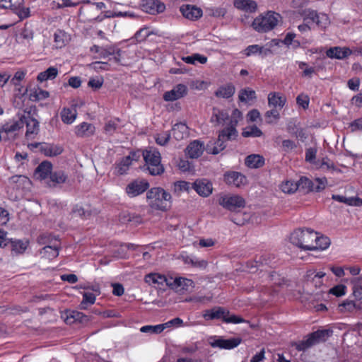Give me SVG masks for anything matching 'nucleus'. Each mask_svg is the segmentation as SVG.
<instances>
[{
    "label": "nucleus",
    "instance_id": "obj_18",
    "mask_svg": "<svg viewBox=\"0 0 362 362\" xmlns=\"http://www.w3.org/2000/svg\"><path fill=\"white\" fill-rule=\"evenodd\" d=\"M192 188L194 189L197 193L203 197H207L213 190L212 184L206 179H199L192 183Z\"/></svg>",
    "mask_w": 362,
    "mask_h": 362
},
{
    "label": "nucleus",
    "instance_id": "obj_4",
    "mask_svg": "<svg viewBox=\"0 0 362 362\" xmlns=\"http://www.w3.org/2000/svg\"><path fill=\"white\" fill-rule=\"evenodd\" d=\"M316 233L317 232L310 228H298L291 234L290 241L292 244L304 250H310L308 247L313 245Z\"/></svg>",
    "mask_w": 362,
    "mask_h": 362
},
{
    "label": "nucleus",
    "instance_id": "obj_11",
    "mask_svg": "<svg viewBox=\"0 0 362 362\" xmlns=\"http://www.w3.org/2000/svg\"><path fill=\"white\" fill-rule=\"evenodd\" d=\"M218 204L224 209L233 211L243 208L245 205V201L239 195L225 194L221 196Z\"/></svg>",
    "mask_w": 362,
    "mask_h": 362
},
{
    "label": "nucleus",
    "instance_id": "obj_21",
    "mask_svg": "<svg viewBox=\"0 0 362 362\" xmlns=\"http://www.w3.org/2000/svg\"><path fill=\"white\" fill-rule=\"evenodd\" d=\"M193 281L186 278L178 277L173 279H170V282H167V286L175 289L177 291L188 290L189 287L192 286Z\"/></svg>",
    "mask_w": 362,
    "mask_h": 362
},
{
    "label": "nucleus",
    "instance_id": "obj_12",
    "mask_svg": "<svg viewBox=\"0 0 362 362\" xmlns=\"http://www.w3.org/2000/svg\"><path fill=\"white\" fill-rule=\"evenodd\" d=\"M47 238V235L43 234L40 235L38 239V242L40 244H47L41 250L40 255L42 257L47 258L48 259H52L59 255V244L57 240H55L54 243L51 244V241L49 240H45Z\"/></svg>",
    "mask_w": 362,
    "mask_h": 362
},
{
    "label": "nucleus",
    "instance_id": "obj_34",
    "mask_svg": "<svg viewBox=\"0 0 362 362\" xmlns=\"http://www.w3.org/2000/svg\"><path fill=\"white\" fill-rule=\"evenodd\" d=\"M172 132L173 137L180 141L188 136V127L184 123H177L173 126Z\"/></svg>",
    "mask_w": 362,
    "mask_h": 362
},
{
    "label": "nucleus",
    "instance_id": "obj_32",
    "mask_svg": "<svg viewBox=\"0 0 362 362\" xmlns=\"http://www.w3.org/2000/svg\"><path fill=\"white\" fill-rule=\"evenodd\" d=\"M145 281L148 284H158L163 285L167 282H170V279H168L165 275L158 273H150L145 276Z\"/></svg>",
    "mask_w": 362,
    "mask_h": 362
},
{
    "label": "nucleus",
    "instance_id": "obj_13",
    "mask_svg": "<svg viewBox=\"0 0 362 362\" xmlns=\"http://www.w3.org/2000/svg\"><path fill=\"white\" fill-rule=\"evenodd\" d=\"M21 117L23 126H26L25 136L27 139H33L39 132V122L31 117L30 112H23L21 113Z\"/></svg>",
    "mask_w": 362,
    "mask_h": 362
},
{
    "label": "nucleus",
    "instance_id": "obj_41",
    "mask_svg": "<svg viewBox=\"0 0 362 362\" xmlns=\"http://www.w3.org/2000/svg\"><path fill=\"white\" fill-rule=\"evenodd\" d=\"M182 60L189 64H196L197 63L204 64L207 62V57L199 53H195L190 56L182 57Z\"/></svg>",
    "mask_w": 362,
    "mask_h": 362
},
{
    "label": "nucleus",
    "instance_id": "obj_44",
    "mask_svg": "<svg viewBox=\"0 0 362 362\" xmlns=\"http://www.w3.org/2000/svg\"><path fill=\"white\" fill-rule=\"evenodd\" d=\"M332 199L334 201L344 203L349 206H359L361 202L359 198L346 197L339 194H332Z\"/></svg>",
    "mask_w": 362,
    "mask_h": 362
},
{
    "label": "nucleus",
    "instance_id": "obj_39",
    "mask_svg": "<svg viewBox=\"0 0 362 362\" xmlns=\"http://www.w3.org/2000/svg\"><path fill=\"white\" fill-rule=\"evenodd\" d=\"M90 51L92 53L98 54V58L105 59L115 54V47L104 48L94 45L90 48Z\"/></svg>",
    "mask_w": 362,
    "mask_h": 362
},
{
    "label": "nucleus",
    "instance_id": "obj_19",
    "mask_svg": "<svg viewBox=\"0 0 362 362\" xmlns=\"http://www.w3.org/2000/svg\"><path fill=\"white\" fill-rule=\"evenodd\" d=\"M182 16L191 21H196L202 16V10L195 6L184 5L180 8Z\"/></svg>",
    "mask_w": 362,
    "mask_h": 362
},
{
    "label": "nucleus",
    "instance_id": "obj_61",
    "mask_svg": "<svg viewBox=\"0 0 362 362\" xmlns=\"http://www.w3.org/2000/svg\"><path fill=\"white\" fill-rule=\"evenodd\" d=\"M327 185V180L326 177H317L315 180V187L314 191L319 192L323 190Z\"/></svg>",
    "mask_w": 362,
    "mask_h": 362
},
{
    "label": "nucleus",
    "instance_id": "obj_8",
    "mask_svg": "<svg viewBox=\"0 0 362 362\" xmlns=\"http://www.w3.org/2000/svg\"><path fill=\"white\" fill-rule=\"evenodd\" d=\"M23 127V123L18 112L14 117L6 121L0 127V135L3 140L13 139L18 131Z\"/></svg>",
    "mask_w": 362,
    "mask_h": 362
},
{
    "label": "nucleus",
    "instance_id": "obj_59",
    "mask_svg": "<svg viewBox=\"0 0 362 362\" xmlns=\"http://www.w3.org/2000/svg\"><path fill=\"white\" fill-rule=\"evenodd\" d=\"M118 126V121L110 120L105 123L104 130L108 135H112L116 131Z\"/></svg>",
    "mask_w": 362,
    "mask_h": 362
},
{
    "label": "nucleus",
    "instance_id": "obj_48",
    "mask_svg": "<svg viewBox=\"0 0 362 362\" xmlns=\"http://www.w3.org/2000/svg\"><path fill=\"white\" fill-rule=\"evenodd\" d=\"M299 188V185L292 180H287L282 183L281 189L283 192L287 194H293Z\"/></svg>",
    "mask_w": 362,
    "mask_h": 362
},
{
    "label": "nucleus",
    "instance_id": "obj_62",
    "mask_svg": "<svg viewBox=\"0 0 362 362\" xmlns=\"http://www.w3.org/2000/svg\"><path fill=\"white\" fill-rule=\"evenodd\" d=\"M150 35V32L148 29L146 28H143L139 29L134 35L135 39L138 42H141L145 40Z\"/></svg>",
    "mask_w": 362,
    "mask_h": 362
},
{
    "label": "nucleus",
    "instance_id": "obj_9",
    "mask_svg": "<svg viewBox=\"0 0 362 362\" xmlns=\"http://www.w3.org/2000/svg\"><path fill=\"white\" fill-rule=\"evenodd\" d=\"M238 136V132L233 126L230 128H223L221 129L218 136V139L214 142L212 149L209 148L208 145L207 151L209 153L216 155L226 148L225 141L228 140H233Z\"/></svg>",
    "mask_w": 362,
    "mask_h": 362
},
{
    "label": "nucleus",
    "instance_id": "obj_20",
    "mask_svg": "<svg viewBox=\"0 0 362 362\" xmlns=\"http://www.w3.org/2000/svg\"><path fill=\"white\" fill-rule=\"evenodd\" d=\"M268 106L272 108L279 110L282 109L286 103V98L279 92H271L269 93L268 97Z\"/></svg>",
    "mask_w": 362,
    "mask_h": 362
},
{
    "label": "nucleus",
    "instance_id": "obj_63",
    "mask_svg": "<svg viewBox=\"0 0 362 362\" xmlns=\"http://www.w3.org/2000/svg\"><path fill=\"white\" fill-rule=\"evenodd\" d=\"M72 211L74 214H76V215L83 218H86L90 215L89 211L85 209L82 206L78 204L74 206V207L72 209Z\"/></svg>",
    "mask_w": 362,
    "mask_h": 362
},
{
    "label": "nucleus",
    "instance_id": "obj_56",
    "mask_svg": "<svg viewBox=\"0 0 362 362\" xmlns=\"http://www.w3.org/2000/svg\"><path fill=\"white\" fill-rule=\"evenodd\" d=\"M192 188V184L186 181H177L174 183V191L180 192L186 191L188 192Z\"/></svg>",
    "mask_w": 362,
    "mask_h": 362
},
{
    "label": "nucleus",
    "instance_id": "obj_14",
    "mask_svg": "<svg viewBox=\"0 0 362 362\" xmlns=\"http://www.w3.org/2000/svg\"><path fill=\"white\" fill-rule=\"evenodd\" d=\"M149 187V183L144 179H136L130 182L125 188L127 194L132 198L143 194Z\"/></svg>",
    "mask_w": 362,
    "mask_h": 362
},
{
    "label": "nucleus",
    "instance_id": "obj_52",
    "mask_svg": "<svg viewBox=\"0 0 362 362\" xmlns=\"http://www.w3.org/2000/svg\"><path fill=\"white\" fill-rule=\"evenodd\" d=\"M132 165L130 157H124L117 165V170L119 174L124 175L129 170V166Z\"/></svg>",
    "mask_w": 362,
    "mask_h": 362
},
{
    "label": "nucleus",
    "instance_id": "obj_33",
    "mask_svg": "<svg viewBox=\"0 0 362 362\" xmlns=\"http://www.w3.org/2000/svg\"><path fill=\"white\" fill-rule=\"evenodd\" d=\"M269 52V49H264V47L260 46L259 45H249L244 50L242 51V53L245 54L246 57H250L256 54H263L266 56Z\"/></svg>",
    "mask_w": 362,
    "mask_h": 362
},
{
    "label": "nucleus",
    "instance_id": "obj_23",
    "mask_svg": "<svg viewBox=\"0 0 362 362\" xmlns=\"http://www.w3.org/2000/svg\"><path fill=\"white\" fill-rule=\"evenodd\" d=\"M204 150V143L194 140L187 146L186 154L190 158H197L202 155Z\"/></svg>",
    "mask_w": 362,
    "mask_h": 362
},
{
    "label": "nucleus",
    "instance_id": "obj_42",
    "mask_svg": "<svg viewBox=\"0 0 362 362\" xmlns=\"http://www.w3.org/2000/svg\"><path fill=\"white\" fill-rule=\"evenodd\" d=\"M11 7L13 13L16 14L21 21L29 18L30 16V8L25 7L23 4H15Z\"/></svg>",
    "mask_w": 362,
    "mask_h": 362
},
{
    "label": "nucleus",
    "instance_id": "obj_3",
    "mask_svg": "<svg viewBox=\"0 0 362 362\" xmlns=\"http://www.w3.org/2000/svg\"><path fill=\"white\" fill-rule=\"evenodd\" d=\"M237 113L240 114V112L235 109L233 111L232 115L230 116L226 110L214 107L210 122L214 127L226 126L224 128H230V126H233L236 129L238 124Z\"/></svg>",
    "mask_w": 362,
    "mask_h": 362
},
{
    "label": "nucleus",
    "instance_id": "obj_1",
    "mask_svg": "<svg viewBox=\"0 0 362 362\" xmlns=\"http://www.w3.org/2000/svg\"><path fill=\"white\" fill-rule=\"evenodd\" d=\"M146 197L149 205L156 209L166 211L172 202L171 194L162 187H153L148 191Z\"/></svg>",
    "mask_w": 362,
    "mask_h": 362
},
{
    "label": "nucleus",
    "instance_id": "obj_35",
    "mask_svg": "<svg viewBox=\"0 0 362 362\" xmlns=\"http://www.w3.org/2000/svg\"><path fill=\"white\" fill-rule=\"evenodd\" d=\"M264 164V158L258 154H251L245 158V165L250 168H258Z\"/></svg>",
    "mask_w": 362,
    "mask_h": 362
},
{
    "label": "nucleus",
    "instance_id": "obj_49",
    "mask_svg": "<svg viewBox=\"0 0 362 362\" xmlns=\"http://www.w3.org/2000/svg\"><path fill=\"white\" fill-rule=\"evenodd\" d=\"M95 296L93 293L85 292L83 294V300L80 303L81 309H86L88 305H93L95 301Z\"/></svg>",
    "mask_w": 362,
    "mask_h": 362
},
{
    "label": "nucleus",
    "instance_id": "obj_57",
    "mask_svg": "<svg viewBox=\"0 0 362 362\" xmlns=\"http://www.w3.org/2000/svg\"><path fill=\"white\" fill-rule=\"evenodd\" d=\"M25 72L23 71H18L15 73L14 76L10 78V83L16 87L21 86V81L25 78Z\"/></svg>",
    "mask_w": 362,
    "mask_h": 362
},
{
    "label": "nucleus",
    "instance_id": "obj_46",
    "mask_svg": "<svg viewBox=\"0 0 362 362\" xmlns=\"http://www.w3.org/2000/svg\"><path fill=\"white\" fill-rule=\"evenodd\" d=\"M119 220L122 223L131 222L135 224L141 223L142 221V218L140 216L128 212L122 213L119 216Z\"/></svg>",
    "mask_w": 362,
    "mask_h": 362
},
{
    "label": "nucleus",
    "instance_id": "obj_17",
    "mask_svg": "<svg viewBox=\"0 0 362 362\" xmlns=\"http://www.w3.org/2000/svg\"><path fill=\"white\" fill-rule=\"evenodd\" d=\"M140 6L143 11L153 15L165 9V4L158 0H142Z\"/></svg>",
    "mask_w": 362,
    "mask_h": 362
},
{
    "label": "nucleus",
    "instance_id": "obj_50",
    "mask_svg": "<svg viewBox=\"0 0 362 362\" xmlns=\"http://www.w3.org/2000/svg\"><path fill=\"white\" fill-rule=\"evenodd\" d=\"M164 330V325L159 324L156 325H145L140 328V331L143 333L160 334Z\"/></svg>",
    "mask_w": 362,
    "mask_h": 362
},
{
    "label": "nucleus",
    "instance_id": "obj_6",
    "mask_svg": "<svg viewBox=\"0 0 362 362\" xmlns=\"http://www.w3.org/2000/svg\"><path fill=\"white\" fill-rule=\"evenodd\" d=\"M280 15L274 11L260 15L252 22L253 28L259 33H267L273 30L277 25Z\"/></svg>",
    "mask_w": 362,
    "mask_h": 362
},
{
    "label": "nucleus",
    "instance_id": "obj_54",
    "mask_svg": "<svg viewBox=\"0 0 362 362\" xmlns=\"http://www.w3.org/2000/svg\"><path fill=\"white\" fill-rule=\"evenodd\" d=\"M49 93L48 91L42 90L40 88L36 89L30 93L31 99L37 101L46 99L49 97Z\"/></svg>",
    "mask_w": 362,
    "mask_h": 362
},
{
    "label": "nucleus",
    "instance_id": "obj_40",
    "mask_svg": "<svg viewBox=\"0 0 362 362\" xmlns=\"http://www.w3.org/2000/svg\"><path fill=\"white\" fill-rule=\"evenodd\" d=\"M54 39L57 47L62 48L69 42V35L64 30H57L54 34Z\"/></svg>",
    "mask_w": 362,
    "mask_h": 362
},
{
    "label": "nucleus",
    "instance_id": "obj_22",
    "mask_svg": "<svg viewBox=\"0 0 362 362\" xmlns=\"http://www.w3.org/2000/svg\"><path fill=\"white\" fill-rule=\"evenodd\" d=\"M351 53V50L348 47H333L326 51V56L330 59H344Z\"/></svg>",
    "mask_w": 362,
    "mask_h": 362
},
{
    "label": "nucleus",
    "instance_id": "obj_60",
    "mask_svg": "<svg viewBox=\"0 0 362 362\" xmlns=\"http://www.w3.org/2000/svg\"><path fill=\"white\" fill-rule=\"evenodd\" d=\"M346 290V286H344L343 284H339V285H337V286H334L333 288H332L329 290V293H331L337 297H340V296L345 295Z\"/></svg>",
    "mask_w": 362,
    "mask_h": 362
},
{
    "label": "nucleus",
    "instance_id": "obj_37",
    "mask_svg": "<svg viewBox=\"0 0 362 362\" xmlns=\"http://www.w3.org/2000/svg\"><path fill=\"white\" fill-rule=\"evenodd\" d=\"M235 90V86L232 83H228L218 88L215 95L218 98L228 99L234 95Z\"/></svg>",
    "mask_w": 362,
    "mask_h": 362
},
{
    "label": "nucleus",
    "instance_id": "obj_58",
    "mask_svg": "<svg viewBox=\"0 0 362 362\" xmlns=\"http://www.w3.org/2000/svg\"><path fill=\"white\" fill-rule=\"evenodd\" d=\"M296 103L304 110H306L309 107L310 98L308 95L301 93L297 96Z\"/></svg>",
    "mask_w": 362,
    "mask_h": 362
},
{
    "label": "nucleus",
    "instance_id": "obj_51",
    "mask_svg": "<svg viewBox=\"0 0 362 362\" xmlns=\"http://www.w3.org/2000/svg\"><path fill=\"white\" fill-rule=\"evenodd\" d=\"M244 137H259L262 135V130L254 125L252 127H247L242 133Z\"/></svg>",
    "mask_w": 362,
    "mask_h": 362
},
{
    "label": "nucleus",
    "instance_id": "obj_53",
    "mask_svg": "<svg viewBox=\"0 0 362 362\" xmlns=\"http://www.w3.org/2000/svg\"><path fill=\"white\" fill-rule=\"evenodd\" d=\"M351 282L354 284L353 294L354 297L358 300H361L362 298V286L359 285L361 282L360 278H354L351 280Z\"/></svg>",
    "mask_w": 362,
    "mask_h": 362
},
{
    "label": "nucleus",
    "instance_id": "obj_43",
    "mask_svg": "<svg viewBox=\"0 0 362 362\" xmlns=\"http://www.w3.org/2000/svg\"><path fill=\"white\" fill-rule=\"evenodd\" d=\"M313 346H314V343L309 334L306 337V339L292 343V346L295 347L298 351H305Z\"/></svg>",
    "mask_w": 362,
    "mask_h": 362
},
{
    "label": "nucleus",
    "instance_id": "obj_27",
    "mask_svg": "<svg viewBox=\"0 0 362 362\" xmlns=\"http://www.w3.org/2000/svg\"><path fill=\"white\" fill-rule=\"evenodd\" d=\"M65 315L64 321L68 325H71L76 321L83 322L88 320L86 315L77 310H67Z\"/></svg>",
    "mask_w": 362,
    "mask_h": 362
},
{
    "label": "nucleus",
    "instance_id": "obj_55",
    "mask_svg": "<svg viewBox=\"0 0 362 362\" xmlns=\"http://www.w3.org/2000/svg\"><path fill=\"white\" fill-rule=\"evenodd\" d=\"M297 183L299 187L306 189L308 191H314L315 182L305 177H301Z\"/></svg>",
    "mask_w": 362,
    "mask_h": 362
},
{
    "label": "nucleus",
    "instance_id": "obj_38",
    "mask_svg": "<svg viewBox=\"0 0 362 362\" xmlns=\"http://www.w3.org/2000/svg\"><path fill=\"white\" fill-rule=\"evenodd\" d=\"M58 75V69L54 66H50L45 71L40 72L37 79L40 82L54 79Z\"/></svg>",
    "mask_w": 362,
    "mask_h": 362
},
{
    "label": "nucleus",
    "instance_id": "obj_30",
    "mask_svg": "<svg viewBox=\"0 0 362 362\" xmlns=\"http://www.w3.org/2000/svg\"><path fill=\"white\" fill-rule=\"evenodd\" d=\"M60 116L64 124H71L76 119L77 111L75 107H64L60 112Z\"/></svg>",
    "mask_w": 362,
    "mask_h": 362
},
{
    "label": "nucleus",
    "instance_id": "obj_47",
    "mask_svg": "<svg viewBox=\"0 0 362 362\" xmlns=\"http://www.w3.org/2000/svg\"><path fill=\"white\" fill-rule=\"evenodd\" d=\"M239 100L241 102L247 103L256 98L255 91L247 88L240 90L238 95Z\"/></svg>",
    "mask_w": 362,
    "mask_h": 362
},
{
    "label": "nucleus",
    "instance_id": "obj_29",
    "mask_svg": "<svg viewBox=\"0 0 362 362\" xmlns=\"http://www.w3.org/2000/svg\"><path fill=\"white\" fill-rule=\"evenodd\" d=\"M93 124L88 122H82L76 127V134L80 137H88L93 135L95 132Z\"/></svg>",
    "mask_w": 362,
    "mask_h": 362
},
{
    "label": "nucleus",
    "instance_id": "obj_7",
    "mask_svg": "<svg viewBox=\"0 0 362 362\" xmlns=\"http://www.w3.org/2000/svg\"><path fill=\"white\" fill-rule=\"evenodd\" d=\"M303 23L310 25L311 29L314 25L317 26L321 30H325L329 25L330 21L329 16L324 13H318L313 9H306L303 14Z\"/></svg>",
    "mask_w": 362,
    "mask_h": 362
},
{
    "label": "nucleus",
    "instance_id": "obj_31",
    "mask_svg": "<svg viewBox=\"0 0 362 362\" xmlns=\"http://www.w3.org/2000/svg\"><path fill=\"white\" fill-rule=\"evenodd\" d=\"M332 330L329 329H318L309 334V335L311 337L314 345H315L320 342L325 341L332 334Z\"/></svg>",
    "mask_w": 362,
    "mask_h": 362
},
{
    "label": "nucleus",
    "instance_id": "obj_28",
    "mask_svg": "<svg viewBox=\"0 0 362 362\" xmlns=\"http://www.w3.org/2000/svg\"><path fill=\"white\" fill-rule=\"evenodd\" d=\"M67 180V175L62 170L52 172L47 185L49 187H55L57 185L63 184Z\"/></svg>",
    "mask_w": 362,
    "mask_h": 362
},
{
    "label": "nucleus",
    "instance_id": "obj_2",
    "mask_svg": "<svg viewBox=\"0 0 362 362\" xmlns=\"http://www.w3.org/2000/svg\"><path fill=\"white\" fill-rule=\"evenodd\" d=\"M202 317L206 321L221 320L227 324H240L245 320L235 315H230L228 310L221 306H214L211 309L204 310Z\"/></svg>",
    "mask_w": 362,
    "mask_h": 362
},
{
    "label": "nucleus",
    "instance_id": "obj_16",
    "mask_svg": "<svg viewBox=\"0 0 362 362\" xmlns=\"http://www.w3.org/2000/svg\"><path fill=\"white\" fill-rule=\"evenodd\" d=\"M187 93V86L185 84L179 83L175 86L172 90L165 92L163 98L165 101L173 102L185 97Z\"/></svg>",
    "mask_w": 362,
    "mask_h": 362
},
{
    "label": "nucleus",
    "instance_id": "obj_26",
    "mask_svg": "<svg viewBox=\"0 0 362 362\" xmlns=\"http://www.w3.org/2000/svg\"><path fill=\"white\" fill-rule=\"evenodd\" d=\"M330 243L331 242L328 237L320 235L317 233H316L313 245L308 247L310 249V250H325L329 247Z\"/></svg>",
    "mask_w": 362,
    "mask_h": 362
},
{
    "label": "nucleus",
    "instance_id": "obj_5",
    "mask_svg": "<svg viewBox=\"0 0 362 362\" xmlns=\"http://www.w3.org/2000/svg\"><path fill=\"white\" fill-rule=\"evenodd\" d=\"M145 161V166L148 173L151 175H159L164 172V168L161 164L160 154L156 149H146L142 152Z\"/></svg>",
    "mask_w": 362,
    "mask_h": 362
},
{
    "label": "nucleus",
    "instance_id": "obj_15",
    "mask_svg": "<svg viewBox=\"0 0 362 362\" xmlns=\"http://www.w3.org/2000/svg\"><path fill=\"white\" fill-rule=\"evenodd\" d=\"M223 180L228 185L236 187L244 186L247 182V177L237 171H226L223 174Z\"/></svg>",
    "mask_w": 362,
    "mask_h": 362
},
{
    "label": "nucleus",
    "instance_id": "obj_45",
    "mask_svg": "<svg viewBox=\"0 0 362 362\" xmlns=\"http://www.w3.org/2000/svg\"><path fill=\"white\" fill-rule=\"evenodd\" d=\"M264 117L266 122L267 124H272L276 123L278 120L280 119V112L279 110L276 108H272L269 110H267L264 113Z\"/></svg>",
    "mask_w": 362,
    "mask_h": 362
},
{
    "label": "nucleus",
    "instance_id": "obj_10",
    "mask_svg": "<svg viewBox=\"0 0 362 362\" xmlns=\"http://www.w3.org/2000/svg\"><path fill=\"white\" fill-rule=\"evenodd\" d=\"M242 339L240 337L225 339L222 337L214 336L209 340V345L213 348L230 350L240 344Z\"/></svg>",
    "mask_w": 362,
    "mask_h": 362
},
{
    "label": "nucleus",
    "instance_id": "obj_64",
    "mask_svg": "<svg viewBox=\"0 0 362 362\" xmlns=\"http://www.w3.org/2000/svg\"><path fill=\"white\" fill-rule=\"evenodd\" d=\"M28 243L22 240L15 241L13 244V250L18 253H23L27 248Z\"/></svg>",
    "mask_w": 362,
    "mask_h": 362
},
{
    "label": "nucleus",
    "instance_id": "obj_24",
    "mask_svg": "<svg viewBox=\"0 0 362 362\" xmlns=\"http://www.w3.org/2000/svg\"><path fill=\"white\" fill-rule=\"evenodd\" d=\"M52 170V164L49 161H43L36 168L35 176L41 180H45L50 176Z\"/></svg>",
    "mask_w": 362,
    "mask_h": 362
},
{
    "label": "nucleus",
    "instance_id": "obj_36",
    "mask_svg": "<svg viewBox=\"0 0 362 362\" xmlns=\"http://www.w3.org/2000/svg\"><path fill=\"white\" fill-rule=\"evenodd\" d=\"M234 6L240 10L247 12H254L257 8V4L252 0H235Z\"/></svg>",
    "mask_w": 362,
    "mask_h": 362
},
{
    "label": "nucleus",
    "instance_id": "obj_25",
    "mask_svg": "<svg viewBox=\"0 0 362 362\" xmlns=\"http://www.w3.org/2000/svg\"><path fill=\"white\" fill-rule=\"evenodd\" d=\"M63 148L60 145L49 143H42L41 153L45 156L53 157L60 155Z\"/></svg>",
    "mask_w": 362,
    "mask_h": 362
}]
</instances>
